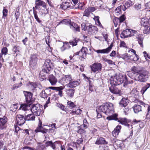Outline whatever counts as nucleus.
<instances>
[{
	"instance_id": "f257e3e1",
	"label": "nucleus",
	"mask_w": 150,
	"mask_h": 150,
	"mask_svg": "<svg viewBox=\"0 0 150 150\" xmlns=\"http://www.w3.org/2000/svg\"><path fill=\"white\" fill-rule=\"evenodd\" d=\"M97 117L100 118L102 117V113L109 115L114 112L113 105L110 103H107L98 106L96 108Z\"/></svg>"
},
{
	"instance_id": "f03ea898",
	"label": "nucleus",
	"mask_w": 150,
	"mask_h": 150,
	"mask_svg": "<svg viewBox=\"0 0 150 150\" xmlns=\"http://www.w3.org/2000/svg\"><path fill=\"white\" fill-rule=\"evenodd\" d=\"M110 83L112 85L116 86L119 85L124 82L125 83L128 84L133 83V81L132 80L131 82H129L125 75L121 74H116L114 77H111L110 79Z\"/></svg>"
},
{
	"instance_id": "7ed1b4c3",
	"label": "nucleus",
	"mask_w": 150,
	"mask_h": 150,
	"mask_svg": "<svg viewBox=\"0 0 150 150\" xmlns=\"http://www.w3.org/2000/svg\"><path fill=\"white\" fill-rule=\"evenodd\" d=\"M54 64L50 59H46L42 68L40 75L43 76L45 74H49L50 71L53 68Z\"/></svg>"
},
{
	"instance_id": "20e7f679",
	"label": "nucleus",
	"mask_w": 150,
	"mask_h": 150,
	"mask_svg": "<svg viewBox=\"0 0 150 150\" xmlns=\"http://www.w3.org/2000/svg\"><path fill=\"white\" fill-rule=\"evenodd\" d=\"M149 73L145 70H141L139 71L137 78V81L140 82H145L148 78Z\"/></svg>"
},
{
	"instance_id": "39448f33",
	"label": "nucleus",
	"mask_w": 150,
	"mask_h": 150,
	"mask_svg": "<svg viewBox=\"0 0 150 150\" xmlns=\"http://www.w3.org/2000/svg\"><path fill=\"white\" fill-rule=\"evenodd\" d=\"M42 109V106L38 104H33L31 107V110L32 113L37 116H39Z\"/></svg>"
},
{
	"instance_id": "423d86ee",
	"label": "nucleus",
	"mask_w": 150,
	"mask_h": 150,
	"mask_svg": "<svg viewBox=\"0 0 150 150\" xmlns=\"http://www.w3.org/2000/svg\"><path fill=\"white\" fill-rule=\"evenodd\" d=\"M91 71L94 73H98L100 71L102 68V64L99 63H94L90 66Z\"/></svg>"
},
{
	"instance_id": "0eeeda50",
	"label": "nucleus",
	"mask_w": 150,
	"mask_h": 150,
	"mask_svg": "<svg viewBox=\"0 0 150 150\" xmlns=\"http://www.w3.org/2000/svg\"><path fill=\"white\" fill-rule=\"evenodd\" d=\"M23 93L25 98L26 102L28 105H30L33 101V100L32 98L33 94L30 92L23 91Z\"/></svg>"
},
{
	"instance_id": "6e6552de",
	"label": "nucleus",
	"mask_w": 150,
	"mask_h": 150,
	"mask_svg": "<svg viewBox=\"0 0 150 150\" xmlns=\"http://www.w3.org/2000/svg\"><path fill=\"white\" fill-rule=\"evenodd\" d=\"M7 120V118L5 116L0 117V129L3 130L6 128Z\"/></svg>"
},
{
	"instance_id": "1a4fd4ad",
	"label": "nucleus",
	"mask_w": 150,
	"mask_h": 150,
	"mask_svg": "<svg viewBox=\"0 0 150 150\" xmlns=\"http://www.w3.org/2000/svg\"><path fill=\"white\" fill-rule=\"evenodd\" d=\"M16 119L18 125L20 126L23 125L26 120L25 117H24L23 115H17L16 117Z\"/></svg>"
},
{
	"instance_id": "9d476101",
	"label": "nucleus",
	"mask_w": 150,
	"mask_h": 150,
	"mask_svg": "<svg viewBox=\"0 0 150 150\" xmlns=\"http://www.w3.org/2000/svg\"><path fill=\"white\" fill-rule=\"evenodd\" d=\"M113 43H112L110 46L106 49L103 50H97L95 51L98 53L108 54L111 51L113 46Z\"/></svg>"
},
{
	"instance_id": "9b49d317",
	"label": "nucleus",
	"mask_w": 150,
	"mask_h": 150,
	"mask_svg": "<svg viewBox=\"0 0 150 150\" xmlns=\"http://www.w3.org/2000/svg\"><path fill=\"white\" fill-rule=\"evenodd\" d=\"M110 92L113 94L120 95L121 94V91L117 87L112 86L109 87Z\"/></svg>"
},
{
	"instance_id": "f8f14e48",
	"label": "nucleus",
	"mask_w": 150,
	"mask_h": 150,
	"mask_svg": "<svg viewBox=\"0 0 150 150\" xmlns=\"http://www.w3.org/2000/svg\"><path fill=\"white\" fill-rule=\"evenodd\" d=\"M98 31V29L97 27L92 25L88 26V33L90 35L95 34Z\"/></svg>"
},
{
	"instance_id": "ddd939ff",
	"label": "nucleus",
	"mask_w": 150,
	"mask_h": 150,
	"mask_svg": "<svg viewBox=\"0 0 150 150\" xmlns=\"http://www.w3.org/2000/svg\"><path fill=\"white\" fill-rule=\"evenodd\" d=\"M95 10V8L93 7H89L86 9L83 12V16L89 17L90 14L92 12Z\"/></svg>"
},
{
	"instance_id": "4468645a",
	"label": "nucleus",
	"mask_w": 150,
	"mask_h": 150,
	"mask_svg": "<svg viewBox=\"0 0 150 150\" xmlns=\"http://www.w3.org/2000/svg\"><path fill=\"white\" fill-rule=\"evenodd\" d=\"M69 26L70 28L74 32L80 31V27L77 24L74 22L70 23Z\"/></svg>"
},
{
	"instance_id": "2eb2a0df",
	"label": "nucleus",
	"mask_w": 150,
	"mask_h": 150,
	"mask_svg": "<svg viewBox=\"0 0 150 150\" xmlns=\"http://www.w3.org/2000/svg\"><path fill=\"white\" fill-rule=\"evenodd\" d=\"M37 56L35 54L33 55L30 57V65L33 66L37 64Z\"/></svg>"
},
{
	"instance_id": "dca6fc26",
	"label": "nucleus",
	"mask_w": 150,
	"mask_h": 150,
	"mask_svg": "<svg viewBox=\"0 0 150 150\" xmlns=\"http://www.w3.org/2000/svg\"><path fill=\"white\" fill-rule=\"evenodd\" d=\"M133 4V3L132 1L130 0H128L124 4L123 6H121V7L122 10L125 11Z\"/></svg>"
},
{
	"instance_id": "f3484780",
	"label": "nucleus",
	"mask_w": 150,
	"mask_h": 150,
	"mask_svg": "<svg viewBox=\"0 0 150 150\" xmlns=\"http://www.w3.org/2000/svg\"><path fill=\"white\" fill-rule=\"evenodd\" d=\"M121 128V125L117 126L114 129L112 132V134L115 137H117L118 136L119 133L120 132V129Z\"/></svg>"
},
{
	"instance_id": "a211bd4d",
	"label": "nucleus",
	"mask_w": 150,
	"mask_h": 150,
	"mask_svg": "<svg viewBox=\"0 0 150 150\" xmlns=\"http://www.w3.org/2000/svg\"><path fill=\"white\" fill-rule=\"evenodd\" d=\"M48 79L51 84L52 85H55L57 82V79L52 74L49 75Z\"/></svg>"
},
{
	"instance_id": "6ab92c4d",
	"label": "nucleus",
	"mask_w": 150,
	"mask_h": 150,
	"mask_svg": "<svg viewBox=\"0 0 150 150\" xmlns=\"http://www.w3.org/2000/svg\"><path fill=\"white\" fill-rule=\"evenodd\" d=\"M130 29H127L125 30H123L121 34V38H124L130 37Z\"/></svg>"
},
{
	"instance_id": "aec40b11",
	"label": "nucleus",
	"mask_w": 150,
	"mask_h": 150,
	"mask_svg": "<svg viewBox=\"0 0 150 150\" xmlns=\"http://www.w3.org/2000/svg\"><path fill=\"white\" fill-rule=\"evenodd\" d=\"M118 122H120L121 124L126 126L128 128H129L130 125L128 123L129 122H128L126 118H121L119 120H118Z\"/></svg>"
},
{
	"instance_id": "412c9836",
	"label": "nucleus",
	"mask_w": 150,
	"mask_h": 150,
	"mask_svg": "<svg viewBox=\"0 0 150 150\" xmlns=\"http://www.w3.org/2000/svg\"><path fill=\"white\" fill-rule=\"evenodd\" d=\"M79 85V83L77 81H71L69 82V83L66 85V86L67 87L73 88L76 87V86Z\"/></svg>"
},
{
	"instance_id": "4be33fe9",
	"label": "nucleus",
	"mask_w": 150,
	"mask_h": 150,
	"mask_svg": "<svg viewBox=\"0 0 150 150\" xmlns=\"http://www.w3.org/2000/svg\"><path fill=\"white\" fill-rule=\"evenodd\" d=\"M96 144H107L108 142L106 141L104 138L100 137L99 138H98L95 142Z\"/></svg>"
},
{
	"instance_id": "5701e85b",
	"label": "nucleus",
	"mask_w": 150,
	"mask_h": 150,
	"mask_svg": "<svg viewBox=\"0 0 150 150\" xmlns=\"http://www.w3.org/2000/svg\"><path fill=\"white\" fill-rule=\"evenodd\" d=\"M87 50V48L83 47L80 51V52H81L80 56L82 58H84L85 57H86V51Z\"/></svg>"
},
{
	"instance_id": "b1692460",
	"label": "nucleus",
	"mask_w": 150,
	"mask_h": 150,
	"mask_svg": "<svg viewBox=\"0 0 150 150\" xmlns=\"http://www.w3.org/2000/svg\"><path fill=\"white\" fill-rule=\"evenodd\" d=\"M117 117V114L115 113L107 117L106 119L109 120H113L117 121H118V120H118Z\"/></svg>"
},
{
	"instance_id": "393cba45",
	"label": "nucleus",
	"mask_w": 150,
	"mask_h": 150,
	"mask_svg": "<svg viewBox=\"0 0 150 150\" xmlns=\"http://www.w3.org/2000/svg\"><path fill=\"white\" fill-rule=\"evenodd\" d=\"M142 106L139 105H135L133 107V110L135 113H137L142 111Z\"/></svg>"
},
{
	"instance_id": "a878e982",
	"label": "nucleus",
	"mask_w": 150,
	"mask_h": 150,
	"mask_svg": "<svg viewBox=\"0 0 150 150\" xmlns=\"http://www.w3.org/2000/svg\"><path fill=\"white\" fill-rule=\"evenodd\" d=\"M128 102L127 99L125 98H123L119 102V104L120 106L122 107H125L128 104Z\"/></svg>"
},
{
	"instance_id": "bb28decb",
	"label": "nucleus",
	"mask_w": 150,
	"mask_h": 150,
	"mask_svg": "<svg viewBox=\"0 0 150 150\" xmlns=\"http://www.w3.org/2000/svg\"><path fill=\"white\" fill-rule=\"evenodd\" d=\"M35 115L33 113V114H28L25 116V119H26V120H34L35 117Z\"/></svg>"
},
{
	"instance_id": "cd10ccee",
	"label": "nucleus",
	"mask_w": 150,
	"mask_h": 150,
	"mask_svg": "<svg viewBox=\"0 0 150 150\" xmlns=\"http://www.w3.org/2000/svg\"><path fill=\"white\" fill-rule=\"evenodd\" d=\"M75 92L74 88H70L67 90V94L69 97L72 98L73 97Z\"/></svg>"
},
{
	"instance_id": "c85d7f7f",
	"label": "nucleus",
	"mask_w": 150,
	"mask_h": 150,
	"mask_svg": "<svg viewBox=\"0 0 150 150\" xmlns=\"http://www.w3.org/2000/svg\"><path fill=\"white\" fill-rule=\"evenodd\" d=\"M33 13L35 19L36 21L39 23H41L42 22L41 20H40L38 16L37 12L34 9V8L33 7Z\"/></svg>"
},
{
	"instance_id": "c756f323",
	"label": "nucleus",
	"mask_w": 150,
	"mask_h": 150,
	"mask_svg": "<svg viewBox=\"0 0 150 150\" xmlns=\"http://www.w3.org/2000/svg\"><path fill=\"white\" fill-rule=\"evenodd\" d=\"M45 145L42 143H39L37 147V150H45Z\"/></svg>"
},
{
	"instance_id": "7c9ffc66",
	"label": "nucleus",
	"mask_w": 150,
	"mask_h": 150,
	"mask_svg": "<svg viewBox=\"0 0 150 150\" xmlns=\"http://www.w3.org/2000/svg\"><path fill=\"white\" fill-rule=\"evenodd\" d=\"M61 7L63 9H67L70 7L69 3L67 2L62 3Z\"/></svg>"
},
{
	"instance_id": "2f4dec72",
	"label": "nucleus",
	"mask_w": 150,
	"mask_h": 150,
	"mask_svg": "<svg viewBox=\"0 0 150 150\" xmlns=\"http://www.w3.org/2000/svg\"><path fill=\"white\" fill-rule=\"evenodd\" d=\"M131 57V55H128L127 53H125L121 55L120 57L125 60H127L130 59Z\"/></svg>"
},
{
	"instance_id": "473e14b6",
	"label": "nucleus",
	"mask_w": 150,
	"mask_h": 150,
	"mask_svg": "<svg viewBox=\"0 0 150 150\" xmlns=\"http://www.w3.org/2000/svg\"><path fill=\"white\" fill-rule=\"evenodd\" d=\"M94 19L96 21V24L97 25L99 26L100 27L103 28V27L100 23L99 20V17L98 16H95L94 18Z\"/></svg>"
},
{
	"instance_id": "72a5a7b5",
	"label": "nucleus",
	"mask_w": 150,
	"mask_h": 150,
	"mask_svg": "<svg viewBox=\"0 0 150 150\" xmlns=\"http://www.w3.org/2000/svg\"><path fill=\"white\" fill-rule=\"evenodd\" d=\"M46 146H50L53 149H54L55 148V144L54 143H53L52 141H48L46 142L45 143Z\"/></svg>"
},
{
	"instance_id": "f704fd0d",
	"label": "nucleus",
	"mask_w": 150,
	"mask_h": 150,
	"mask_svg": "<svg viewBox=\"0 0 150 150\" xmlns=\"http://www.w3.org/2000/svg\"><path fill=\"white\" fill-rule=\"evenodd\" d=\"M29 88H30L32 90H34L36 88L37 85L33 82H30L28 85Z\"/></svg>"
},
{
	"instance_id": "c9c22d12",
	"label": "nucleus",
	"mask_w": 150,
	"mask_h": 150,
	"mask_svg": "<svg viewBox=\"0 0 150 150\" xmlns=\"http://www.w3.org/2000/svg\"><path fill=\"white\" fill-rule=\"evenodd\" d=\"M72 22H71L70 20L69 19H64L62 21H61L59 22V24H60V23H62L64 24H69V26L70 25V23H72Z\"/></svg>"
},
{
	"instance_id": "e433bc0d",
	"label": "nucleus",
	"mask_w": 150,
	"mask_h": 150,
	"mask_svg": "<svg viewBox=\"0 0 150 150\" xmlns=\"http://www.w3.org/2000/svg\"><path fill=\"white\" fill-rule=\"evenodd\" d=\"M130 94L132 97L136 98L138 95V92L136 90H133L131 92Z\"/></svg>"
},
{
	"instance_id": "4c0bfd02",
	"label": "nucleus",
	"mask_w": 150,
	"mask_h": 150,
	"mask_svg": "<svg viewBox=\"0 0 150 150\" xmlns=\"http://www.w3.org/2000/svg\"><path fill=\"white\" fill-rule=\"evenodd\" d=\"M149 87V86L148 85L145 86L143 87L141 91V93L142 94H143L147 90Z\"/></svg>"
},
{
	"instance_id": "58836bf2",
	"label": "nucleus",
	"mask_w": 150,
	"mask_h": 150,
	"mask_svg": "<svg viewBox=\"0 0 150 150\" xmlns=\"http://www.w3.org/2000/svg\"><path fill=\"white\" fill-rule=\"evenodd\" d=\"M36 4L37 6H42L44 8L46 7V4L43 1H40L39 2L36 3Z\"/></svg>"
},
{
	"instance_id": "ea45409f",
	"label": "nucleus",
	"mask_w": 150,
	"mask_h": 150,
	"mask_svg": "<svg viewBox=\"0 0 150 150\" xmlns=\"http://www.w3.org/2000/svg\"><path fill=\"white\" fill-rule=\"evenodd\" d=\"M67 105L68 106L70 109L74 108L75 106L73 102L69 101H68Z\"/></svg>"
},
{
	"instance_id": "a19ab883",
	"label": "nucleus",
	"mask_w": 150,
	"mask_h": 150,
	"mask_svg": "<svg viewBox=\"0 0 150 150\" xmlns=\"http://www.w3.org/2000/svg\"><path fill=\"white\" fill-rule=\"evenodd\" d=\"M150 32V26H146L144 28V29L143 30V33L145 34L149 33Z\"/></svg>"
},
{
	"instance_id": "79ce46f5",
	"label": "nucleus",
	"mask_w": 150,
	"mask_h": 150,
	"mask_svg": "<svg viewBox=\"0 0 150 150\" xmlns=\"http://www.w3.org/2000/svg\"><path fill=\"white\" fill-rule=\"evenodd\" d=\"M64 88L62 86L58 87L57 90L58 91V95H59L60 97L62 96V90L64 89Z\"/></svg>"
},
{
	"instance_id": "37998d69",
	"label": "nucleus",
	"mask_w": 150,
	"mask_h": 150,
	"mask_svg": "<svg viewBox=\"0 0 150 150\" xmlns=\"http://www.w3.org/2000/svg\"><path fill=\"white\" fill-rule=\"evenodd\" d=\"M40 96L41 97L44 98L47 97V95L44 90L42 91L41 93L40 94Z\"/></svg>"
},
{
	"instance_id": "c03bdc74",
	"label": "nucleus",
	"mask_w": 150,
	"mask_h": 150,
	"mask_svg": "<svg viewBox=\"0 0 150 150\" xmlns=\"http://www.w3.org/2000/svg\"><path fill=\"white\" fill-rule=\"evenodd\" d=\"M119 18L117 17H115L113 20L114 25L115 27H117L118 25V23H119Z\"/></svg>"
},
{
	"instance_id": "a18cd8bd",
	"label": "nucleus",
	"mask_w": 150,
	"mask_h": 150,
	"mask_svg": "<svg viewBox=\"0 0 150 150\" xmlns=\"http://www.w3.org/2000/svg\"><path fill=\"white\" fill-rule=\"evenodd\" d=\"M79 39H75L72 41H70L69 43L71 45H72L73 46H76L77 45V42Z\"/></svg>"
},
{
	"instance_id": "49530a36",
	"label": "nucleus",
	"mask_w": 150,
	"mask_h": 150,
	"mask_svg": "<svg viewBox=\"0 0 150 150\" xmlns=\"http://www.w3.org/2000/svg\"><path fill=\"white\" fill-rule=\"evenodd\" d=\"M20 50V47H17L16 46H14L13 49V51L15 52L16 54H17L19 53Z\"/></svg>"
},
{
	"instance_id": "de8ad7c7",
	"label": "nucleus",
	"mask_w": 150,
	"mask_h": 150,
	"mask_svg": "<svg viewBox=\"0 0 150 150\" xmlns=\"http://www.w3.org/2000/svg\"><path fill=\"white\" fill-rule=\"evenodd\" d=\"M8 52V50L6 47H4L1 50V52L0 54H2V55H5Z\"/></svg>"
},
{
	"instance_id": "09e8293b",
	"label": "nucleus",
	"mask_w": 150,
	"mask_h": 150,
	"mask_svg": "<svg viewBox=\"0 0 150 150\" xmlns=\"http://www.w3.org/2000/svg\"><path fill=\"white\" fill-rule=\"evenodd\" d=\"M65 80L66 81H67V82L68 81L70 82L72 80L71 76L70 75H65Z\"/></svg>"
},
{
	"instance_id": "8fccbe9b",
	"label": "nucleus",
	"mask_w": 150,
	"mask_h": 150,
	"mask_svg": "<svg viewBox=\"0 0 150 150\" xmlns=\"http://www.w3.org/2000/svg\"><path fill=\"white\" fill-rule=\"evenodd\" d=\"M119 18V23L120 24L123 22L125 19V16L124 15H123L121 16Z\"/></svg>"
},
{
	"instance_id": "3c124183",
	"label": "nucleus",
	"mask_w": 150,
	"mask_h": 150,
	"mask_svg": "<svg viewBox=\"0 0 150 150\" xmlns=\"http://www.w3.org/2000/svg\"><path fill=\"white\" fill-rule=\"evenodd\" d=\"M131 71H132L133 73L134 74L138 73H139V71L137 69V68L134 66L131 68Z\"/></svg>"
},
{
	"instance_id": "603ef678",
	"label": "nucleus",
	"mask_w": 150,
	"mask_h": 150,
	"mask_svg": "<svg viewBox=\"0 0 150 150\" xmlns=\"http://www.w3.org/2000/svg\"><path fill=\"white\" fill-rule=\"evenodd\" d=\"M137 31L134 30L130 29V37L135 35V34H137Z\"/></svg>"
},
{
	"instance_id": "864d4df0",
	"label": "nucleus",
	"mask_w": 150,
	"mask_h": 150,
	"mask_svg": "<svg viewBox=\"0 0 150 150\" xmlns=\"http://www.w3.org/2000/svg\"><path fill=\"white\" fill-rule=\"evenodd\" d=\"M7 13H8V10L6 9L4 7V9L3 11V16H5L6 17L7 16Z\"/></svg>"
},
{
	"instance_id": "5fc2aeb1",
	"label": "nucleus",
	"mask_w": 150,
	"mask_h": 150,
	"mask_svg": "<svg viewBox=\"0 0 150 150\" xmlns=\"http://www.w3.org/2000/svg\"><path fill=\"white\" fill-rule=\"evenodd\" d=\"M81 27L82 29L84 30H85L87 28H88V27H86V24L84 23H83L81 24Z\"/></svg>"
},
{
	"instance_id": "6e6d98bb",
	"label": "nucleus",
	"mask_w": 150,
	"mask_h": 150,
	"mask_svg": "<svg viewBox=\"0 0 150 150\" xmlns=\"http://www.w3.org/2000/svg\"><path fill=\"white\" fill-rule=\"evenodd\" d=\"M112 142L113 144H118V143H119V142L120 141L119 140H117L116 138L113 139V140H112Z\"/></svg>"
},
{
	"instance_id": "4d7b16f0",
	"label": "nucleus",
	"mask_w": 150,
	"mask_h": 150,
	"mask_svg": "<svg viewBox=\"0 0 150 150\" xmlns=\"http://www.w3.org/2000/svg\"><path fill=\"white\" fill-rule=\"evenodd\" d=\"M120 47H123L125 48L127 47L126 44L124 41H122L120 42Z\"/></svg>"
},
{
	"instance_id": "13d9d810",
	"label": "nucleus",
	"mask_w": 150,
	"mask_h": 150,
	"mask_svg": "<svg viewBox=\"0 0 150 150\" xmlns=\"http://www.w3.org/2000/svg\"><path fill=\"white\" fill-rule=\"evenodd\" d=\"M57 106L62 110H65V106L62 104H58Z\"/></svg>"
},
{
	"instance_id": "bf43d9fd",
	"label": "nucleus",
	"mask_w": 150,
	"mask_h": 150,
	"mask_svg": "<svg viewBox=\"0 0 150 150\" xmlns=\"http://www.w3.org/2000/svg\"><path fill=\"white\" fill-rule=\"evenodd\" d=\"M139 104L141 105L144 106V107H147L148 108V106H149L147 104H146L142 101H140L139 102Z\"/></svg>"
},
{
	"instance_id": "052dcab7",
	"label": "nucleus",
	"mask_w": 150,
	"mask_h": 150,
	"mask_svg": "<svg viewBox=\"0 0 150 150\" xmlns=\"http://www.w3.org/2000/svg\"><path fill=\"white\" fill-rule=\"evenodd\" d=\"M20 15L19 12L17 11H15V16L16 20H17L18 18Z\"/></svg>"
},
{
	"instance_id": "680f3d73",
	"label": "nucleus",
	"mask_w": 150,
	"mask_h": 150,
	"mask_svg": "<svg viewBox=\"0 0 150 150\" xmlns=\"http://www.w3.org/2000/svg\"><path fill=\"white\" fill-rule=\"evenodd\" d=\"M27 106V105L26 104H23L21 105V108L22 109V110H26Z\"/></svg>"
},
{
	"instance_id": "e2e57ef3",
	"label": "nucleus",
	"mask_w": 150,
	"mask_h": 150,
	"mask_svg": "<svg viewBox=\"0 0 150 150\" xmlns=\"http://www.w3.org/2000/svg\"><path fill=\"white\" fill-rule=\"evenodd\" d=\"M104 61L105 62H107L109 64H114V62L111 60L105 59H104Z\"/></svg>"
},
{
	"instance_id": "0e129e2a",
	"label": "nucleus",
	"mask_w": 150,
	"mask_h": 150,
	"mask_svg": "<svg viewBox=\"0 0 150 150\" xmlns=\"http://www.w3.org/2000/svg\"><path fill=\"white\" fill-rule=\"evenodd\" d=\"M134 6L135 9L138 10L141 8V5L140 4H135Z\"/></svg>"
},
{
	"instance_id": "69168bd1",
	"label": "nucleus",
	"mask_w": 150,
	"mask_h": 150,
	"mask_svg": "<svg viewBox=\"0 0 150 150\" xmlns=\"http://www.w3.org/2000/svg\"><path fill=\"white\" fill-rule=\"evenodd\" d=\"M135 55V56L132 60L134 61H137L139 59V56L137 54H136Z\"/></svg>"
},
{
	"instance_id": "338daca9",
	"label": "nucleus",
	"mask_w": 150,
	"mask_h": 150,
	"mask_svg": "<svg viewBox=\"0 0 150 150\" xmlns=\"http://www.w3.org/2000/svg\"><path fill=\"white\" fill-rule=\"evenodd\" d=\"M79 129L78 131V132L79 133H84L85 132V129L82 128V129H81L80 127H79Z\"/></svg>"
},
{
	"instance_id": "774afa93",
	"label": "nucleus",
	"mask_w": 150,
	"mask_h": 150,
	"mask_svg": "<svg viewBox=\"0 0 150 150\" xmlns=\"http://www.w3.org/2000/svg\"><path fill=\"white\" fill-rule=\"evenodd\" d=\"M146 8H150V1H149L145 4Z\"/></svg>"
}]
</instances>
